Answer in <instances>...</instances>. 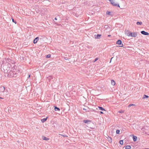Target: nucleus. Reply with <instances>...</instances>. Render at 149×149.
Listing matches in <instances>:
<instances>
[{
	"mask_svg": "<svg viewBox=\"0 0 149 149\" xmlns=\"http://www.w3.org/2000/svg\"><path fill=\"white\" fill-rule=\"evenodd\" d=\"M111 84L113 85H114L116 84L115 81L113 80H111Z\"/></svg>",
	"mask_w": 149,
	"mask_h": 149,
	"instance_id": "obj_11",
	"label": "nucleus"
},
{
	"mask_svg": "<svg viewBox=\"0 0 149 149\" xmlns=\"http://www.w3.org/2000/svg\"><path fill=\"white\" fill-rule=\"evenodd\" d=\"M100 113H101V114L103 113V112H102V111H100Z\"/></svg>",
	"mask_w": 149,
	"mask_h": 149,
	"instance_id": "obj_29",
	"label": "nucleus"
},
{
	"mask_svg": "<svg viewBox=\"0 0 149 149\" xmlns=\"http://www.w3.org/2000/svg\"><path fill=\"white\" fill-rule=\"evenodd\" d=\"M108 140L109 142H110L111 143L112 142V139L110 137L109 139Z\"/></svg>",
	"mask_w": 149,
	"mask_h": 149,
	"instance_id": "obj_20",
	"label": "nucleus"
},
{
	"mask_svg": "<svg viewBox=\"0 0 149 149\" xmlns=\"http://www.w3.org/2000/svg\"><path fill=\"white\" fill-rule=\"evenodd\" d=\"M11 72L12 73H13V74L12 76H13V74H14V72H13V71H11H11H10V72Z\"/></svg>",
	"mask_w": 149,
	"mask_h": 149,
	"instance_id": "obj_25",
	"label": "nucleus"
},
{
	"mask_svg": "<svg viewBox=\"0 0 149 149\" xmlns=\"http://www.w3.org/2000/svg\"><path fill=\"white\" fill-rule=\"evenodd\" d=\"M42 139L44 140L48 141L49 140V138H47L45 136H43Z\"/></svg>",
	"mask_w": 149,
	"mask_h": 149,
	"instance_id": "obj_12",
	"label": "nucleus"
},
{
	"mask_svg": "<svg viewBox=\"0 0 149 149\" xmlns=\"http://www.w3.org/2000/svg\"><path fill=\"white\" fill-rule=\"evenodd\" d=\"M98 108L100 110H102V111H105V109L103 107H98Z\"/></svg>",
	"mask_w": 149,
	"mask_h": 149,
	"instance_id": "obj_15",
	"label": "nucleus"
},
{
	"mask_svg": "<svg viewBox=\"0 0 149 149\" xmlns=\"http://www.w3.org/2000/svg\"><path fill=\"white\" fill-rule=\"evenodd\" d=\"M118 112V113H121V111L120 110V111H119Z\"/></svg>",
	"mask_w": 149,
	"mask_h": 149,
	"instance_id": "obj_30",
	"label": "nucleus"
},
{
	"mask_svg": "<svg viewBox=\"0 0 149 149\" xmlns=\"http://www.w3.org/2000/svg\"><path fill=\"white\" fill-rule=\"evenodd\" d=\"M2 65H1L2 67L3 68V70H4V72L5 73H7L8 72V71H9L10 70V67L8 65H7V63H6L5 65H3V66Z\"/></svg>",
	"mask_w": 149,
	"mask_h": 149,
	"instance_id": "obj_1",
	"label": "nucleus"
},
{
	"mask_svg": "<svg viewBox=\"0 0 149 149\" xmlns=\"http://www.w3.org/2000/svg\"><path fill=\"white\" fill-rule=\"evenodd\" d=\"M110 13H111V12H109L108 11H107L106 13L107 14L109 15H110Z\"/></svg>",
	"mask_w": 149,
	"mask_h": 149,
	"instance_id": "obj_22",
	"label": "nucleus"
},
{
	"mask_svg": "<svg viewBox=\"0 0 149 149\" xmlns=\"http://www.w3.org/2000/svg\"><path fill=\"white\" fill-rule=\"evenodd\" d=\"M131 146H127L123 148V149H130Z\"/></svg>",
	"mask_w": 149,
	"mask_h": 149,
	"instance_id": "obj_8",
	"label": "nucleus"
},
{
	"mask_svg": "<svg viewBox=\"0 0 149 149\" xmlns=\"http://www.w3.org/2000/svg\"><path fill=\"white\" fill-rule=\"evenodd\" d=\"M142 22H138L136 23V24L137 25H141L142 24Z\"/></svg>",
	"mask_w": 149,
	"mask_h": 149,
	"instance_id": "obj_18",
	"label": "nucleus"
},
{
	"mask_svg": "<svg viewBox=\"0 0 149 149\" xmlns=\"http://www.w3.org/2000/svg\"><path fill=\"white\" fill-rule=\"evenodd\" d=\"M84 109V110H85V109H84H84Z\"/></svg>",
	"mask_w": 149,
	"mask_h": 149,
	"instance_id": "obj_38",
	"label": "nucleus"
},
{
	"mask_svg": "<svg viewBox=\"0 0 149 149\" xmlns=\"http://www.w3.org/2000/svg\"><path fill=\"white\" fill-rule=\"evenodd\" d=\"M83 122L85 123L88 124H90L91 123V121L89 120H84Z\"/></svg>",
	"mask_w": 149,
	"mask_h": 149,
	"instance_id": "obj_6",
	"label": "nucleus"
},
{
	"mask_svg": "<svg viewBox=\"0 0 149 149\" xmlns=\"http://www.w3.org/2000/svg\"><path fill=\"white\" fill-rule=\"evenodd\" d=\"M12 22L16 24V22L12 18Z\"/></svg>",
	"mask_w": 149,
	"mask_h": 149,
	"instance_id": "obj_24",
	"label": "nucleus"
},
{
	"mask_svg": "<svg viewBox=\"0 0 149 149\" xmlns=\"http://www.w3.org/2000/svg\"><path fill=\"white\" fill-rule=\"evenodd\" d=\"M121 47V46H116V48H118L119 47Z\"/></svg>",
	"mask_w": 149,
	"mask_h": 149,
	"instance_id": "obj_26",
	"label": "nucleus"
},
{
	"mask_svg": "<svg viewBox=\"0 0 149 149\" xmlns=\"http://www.w3.org/2000/svg\"><path fill=\"white\" fill-rule=\"evenodd\" d=\"M132 106H135V104H130L128 106V107H130Z\"/></svg>",
	"mask_w": 149,
	"mask_h": 149,
	"instance_id": "obj_16",
	"label": "nucleus"
},
{
	"mask_svg": "<svg viewBox=\"0 0 149 149\" xmlns=\"http://www.w3.org/2000/svg\"><path fill=\"white\" fill-rule=\"evenodd\" d=\"M39 38L38 37H37L36 38L33 40V43L34 44L36 43L37 42L38 40H39Z\"/></svg>",
	"mask_w": 149,
	"mask_h": 149,
	"instance_id": "obj_5",
	"label": "nucleus"
},
{
	"mask_svg": "<svg viewBox=\"0 0 149 149\" xmlns=\"http://www.w3.org/2000/svg\"><path fill=\"white\" fill-rule=\"evenodd\" d=\"M121 112H122H122H123L124 111H122V110Z\"/></svg>",
	"mask_w": 149,
	"mask_h": 149,
	"instance_id": "obj_36",
	"label": "nucleus"
},
{
	"mask_svg": "<svg viewBox=\"0 0 149 149\" xmlns=\"http://www.w3.org/2000/svg\"><path fill=\"white\" fill-rule=\"evenodd\" d=\"M121 141H122V145L123 143V140H122Z\"/></svg>",
	"mask_w": 149,
	"mask_h": 149,
	"instance_id": "obj_33",
	"label": "nucleus"
},
{
	"mask_svg": "<svg viewBox=\"0 0 149 149\" xmlns=\"http://www.w3.org/2000/svg\"><path fill=\"white\" fill-rule=\"evenodd\" d=\"M148 95H144L143 96V99H144L146 98H148Z\"/></svg>",
	"mask_w": 149,
	"mask_h": 149,
	"instance_id": "obj_17",
	"label": "nucleus"
},
{
	"mask_svg": "<svg viewBox=\"0 0 149 149\" xmlns=\"http://www.w3.org/2000/svg\"><path fill=\"white\" fill-rule=\"evenodd\" d=\"M54 110L55 111H59L60 110L59 108L55 106L54 107Z\"/></svg>",
	"mask_w": 149,
	"mask_h": 149,
	"instance_id": "obj_13",
	"label": "nucleus"
},
{
	"mask_svg": "<svg viewBox=\"0 0 149 149\" xmlns=\"http://www.w3.org/2000/svg\"><path fill=\"white\" fill-rule=\"evenodd\" d=\"M98 60V58H96L95 60L93 62H95L97 60Z\"/></svg>",
	"mask_w": 149,
	"mask_h": 149,
	"instance_id": "obj_21",
	"label": "nucleus"
},
{
	"mask_svg": "<svg viewBox=\"0 0 149 149\" xmlns=\"http://www.w3.org/2000/svg\"><path fill=\"white\" fill-rule=\"evenodd\" d=\"M116 44L118 45H121V40H118L116 42Z\"/></svg>",
	"mask_w": 149,
	"mask_h": 149,
	"instance_id": "obj_10",
	"label": "nucleus"
},
{
	"mask_svg": "<svg viewBox=\"0 0 149 149\" xmlns=\"http://www.w3.org/2000/svg\"><path fill=\"white\" fill-rule=\"evenodd\" d=\"M112 58H111V61H110V62H111V59H112Z\"/></svg>",
	"mask_w": 149,
	"mask_h": 149,
	"instance_id": "obj_34",
	"label": "nucleus"
},
{
	"mask_svg": "<svg viewBox=\"0 0 149 149\" xmlns=\"http://www.w3.org/2000/svg\"><path fill=\"white\" fill-rule=\"evenodd\" d=\"M54 19L56 20H57V19L56 17H55Z\"/></svg>",
	"mask_w": 149,
	"mask_h": 149,
	"instance_id": "obj_32",
	"label": "nucleus"
},
{
	"mask_svg": "<svg viewBox=\"0 0 149 149\" xmlns=\"http://www.w3.org/2000/svg\"><path fill=\"white\" fill-rule=\"evenodd\" d=\"M111 36V35H109L108 36Z\"/></svg>",
	"mask_w": 149,
	"mask_h": 149,
	"instance_id": "obj_35",
	"label": "nucleus"
},
{
	"mask_svg": "<svg viewBox=\"0 0 149 149\" xmlns=\"http://www.w3.org/2000/svg\"><path fill=\"white\" fill-rule=\"evenodd\" d=\"M128 36H131L132 37H136L137 36V32H129L127 34Z\"/></svg>",
	"mask_w": 149,
	"mask_h": 149,
	"instance_id": "obj_2",
	"label": "nucleus"
},
{
	"mask_svg": "<svg viewBox=\"0 0 149 149\" xmlns=\"http://www.w3.org/2000/svg\"><path fill=\"white\" fill-rule=\"evenodd\" d=\"M47 119V118H44L43 119H42L41 120V121H42V122L44 123L46 121Z\"/></svg>",
	"mask_w": 149,
	"mask_h": 149,
	"instance_id": "obj_14",
	"label": "nucleus"
},
{
	"mask_svg": "<svg viewBox=\"0 0 149 149\" xmlns=\"http://www.w3.org/2000/svg\"><path fill=\"white\" fill-rule=\"evenodd\" d=\"M119 143L120 144H121V140L119 141Z\"/></svg>",
	"mask_w": 149,
	"mask_h": 149,
	"instance_id": "obj_28",
	"label": "nucleus"
},
{
	"mask_svg": "<svg viewBox=\"0 0 149 149\" xmlns=\"http://www.w3.org/2000/svg\"><path fill=\"white\" fill-rule=\"evenodd\" d=\"M51 55L50 54H48L47 56L46 57L47 58H49L50 57Z\"/></svg>",
	"mask_w": 149,
	"mask_h": 149,
	"instance_id": "obj_23",
	"label": "nucleus"
},
{
	"mask_svg": "<svg viewBox=\"0 0 149 149\" xmlns=\"http://www.w3.org/2000/svg\"><path fill=\"white\" fill-rule=\"evenodd\" d=\"M5 88L3 86H1L0 87V91L1 92H3L5 90Z\"/></svg>",
	"mask_w": 149,
	"mask_h": 149,
	"instance_id": "obj_7",
	"label": "nucleus"
},
{
	"mask_svg": "<svg viewBox=\"0 0 149 149\" xmlns=\"http://www.w3.org/2000/svg\"><path fill=\"white\" fill-rule=\"evenodd\" d=\"M137 137L136 136H133V139L134 141H136L137 140Z\"/></svg>",
	"mask_w": 149,
	"mask_h": 149,
	"instance_id": "obj_9",
	"label": "nucleus"
},
{
	"mask_svg": "<svg viewBox=\"0 0 149 149\" xmlns=\"http://www.w3.org/2000/svg\"><path fill=\"white\" fill-rule=\"evenodd\" d=\"M141 33L142 34L145 35H149V33L148 32H146L144 31H141Z\"/></svg>",
	"mask_w": 149,
	"mask_h": 149,
	"instance_id": "obj_3",
	"label": "nucleus"
},
{
	"mask_svg": "<svg viewBox=\"0 0 149 149\" xmlns=\"http://www.w3.org/2000/svg\"><path fill=\"white\" fill-rule=\"evenodd\" d=\"M124 47V45H123V44H122V47Z\"/></svg>",
	"mask_w": 149,
	"mask_h": 149,
	"instance_id": "obj_27",
	"label": "nucleus"
},
{
	"mask_svg": "<svg viewBox=\"0 0 149 149\" xmlns=\"http://www.w3.org/2000/svg\"><path fill=\"white\" fill-rule=\"evenodd\" d=\"M0 99H3V98L0 97Z\"/></svg>",
	"mask_w": 149,
	"mask_h": 149,
	"instance_id": "obj_37",
	"label": "nucleus"
},
{
	"mask_svg": "<svg viewBox=\"0 0 149 149\" xmlns=\"http://www.w3.org/2000/svg\"><path fill=\"white\" fill-rule=\"evenodd\" d=\"M101 35L100 34L95 35L94 36L95 38V39H100Z\"/></svg>",
	"mask_w": 149,
	"mask_h": 149,
	"instance_id": "obj_4",
	"label": "nucleus"
},
{
	"mask_svg": "<svg viewBox=\"0 0 149 149\" xmlns=\"http://www.w3.org/2000/svg\"><path fill=\"white\" fill-rule=\"evenodd\" d=\"M120 132V131L119 130H118L116 131V133L117 134H118Z\"/></svg>",
	"mask_w": 149,
	"mask_h": 149,
	"instance_id": "obj_19",
	"label": "nucleus"
},
{
	"mask_svg": "<svg viewBox=\"0 0 149 149\" xmlns=\"http://www.w3.org/2000/svg\"><path fill=\"white\" fill-rule=\"evenodd\" d=\"M30 75H29V76H28V78H29L30 77Z\"/></svg>",
	"mask_w": 149,
	"mask_h": 149,
	"instance_id": "obj_31",
	"label": "nucleus"
}]
</instances>
